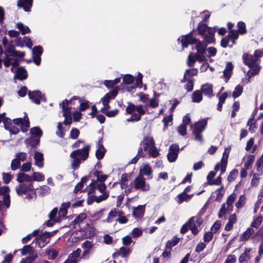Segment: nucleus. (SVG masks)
<instances>
[{
  "instance_id": "obj_1",
  "label": "nucleus",
  "mask_w": 263,
  "mask_h": 263,
  "mask_svg": "<svg viewBox=\"0 0 263 263\" xmlns=\"http://www.w3.org/2000/svg\"><path fill=\"white\" fill-rule=\"evenodd\" d=\"M143 151L148 152L149 155L153 158H156L159 156V153L155 146V141L152 137H144L140 143V146L138 151V155L143 157L144 154Z\"/></svg>"
},
{
  "instance_id": "obj_2",
  "label": "nucleus",
  "mask_w": 263,
  "mask_h": 263,
  "mask_svg": "<svg viewBox=\"0 0 263 263\" xmlns=\"http://www.w3.org/2000/svg\"><path fill=\"white\" fill-rule=\"evenodd\" d=\"M147 108V104L145 106L142 105H135L130 103L126 108V111L128 114H132L131 117L126 119L127 122L138 121L141 119V116L146 113V109Z\"/></svg>"
},
{
  "instance_id": "obj_3",
  "label": "nucleus",
  "mask_w": 263,
  "mask_h": 263,
  "mask_svg": "<svg viewBox=\"0 0 263 263\" xmlns=\"http://www.w3.org/2000/svg\"><path fill=\"white\" fill-rule=\"evenodd\" d=\"M90 147V145H86L83 148L77 149L71 153L70 157L73 159L71 164L73 169L76 170L79 166L81 160H85L88 158Z\"/></svg>"
},
{
  "instance_id": "obj_4",
  "label": "nucleus",
  "mask_w": 263,
  "mask_h": 263,
  "mask_svg": "<svg viewBox=\"0 0 263 263\" xmlns=\"http://www.w3.org/2000/svg\"><path fill=\"white\" fill-rule=\"evenodd\" d=\"M178 41H180L183 49L186 47L189 44H195V47L199 53H204L205 51V48L207 44L204 42H201L197 39L193 38L191 33L181 36L178 39Z\"/></svg>"
},
{
  "instance_id": "obj_5",
  "label": "nucleus",
  "mask_w": 263,
  "mask_h": 263,
  "mask_svg": "<svg viewBox=\"0 0 263 263\" xmlns=\"http://www.w3.org/2000/svg\"><path fill=\"white\" fill-rule=\"evenodd\" d=\"M244 63L251 68L248 72V76L249 77L257 74L260 69L258 65V59L248 53H244L242 57Z\"/></svg>"
},
{
  "instance_id": "obj_6",
  "label": "nucleus",
  "mask_w": 263,
  "mask_h": 263,
  "mask_svg": "<svg viewBox=\"0 0 263 263\" xmlns=\"http://www.w3.org/2000/svg\"><path fill=\"white\" fill-rule=\"evenodd\" d=\"M198 33L200 35H205L204 41L206 43H212L214 41V33L216 28H209L205 24H200L198 26Z\"/></svg>"
},
{
  "instance_id": "obj_7",
  "label": "nucleus",
  "mask_w": 263,
  "mask_h": 263,
  "mask_svg": "<svg viewBox=\"0 0 263 263\" xmlns=\"http://www.w3.org/2000/svg\"><path fill=\"white\" fill-rule=\"evenodd\" d=\"M206 125L207 120L204 119L191 125V127L193 128V133L195 140L198 141L201 143L203 142L202 133L204 130Z\"/></svg>"
},
{
  "instance_id": "obj_8",
  "label": "nucleus",
  "mask_w": 263,
  "mask_h": 263,
  "mask_svg": "<svg viewBox=\"0 0 263 263\" xmlns=\"http://www.w3.org/2000/svg\"><path fill=\"white\" fill-rule=\"evenodd\" d=\"M16 192L18 195L22 196L25 195L28 199H32L35 197V192L32 188L31 183L26 184L24 183L20 184L16 187Z\"/></svg>"
},
{
  "instance_id": "obj_9",
  "label": "nucleus",
  "mask_w": 263,
  "mask_h": 263,
  "mask_svg": "<svg viewBox=\"0 0 263 263\" xmlns=\"http://www.w3.org/2000/svg\"><path fill=\"white\" fill-rule=\"evenodd\" d=\"M118 94V89L115 88L103 97L101 99L102 103L104 106L101 109V112H104L105 110L108 109L110 107L109 102L111 99H114Z\"/></svg>"
},
{
  "instance_id": "obj_10",
  "label": "nucleus",
  "mask_w": 263,
  "mask_h": 263,
  "mask_svg": "<svg viewBox=\"0 0 263 263\" xmlns=\"http://www.w3.org/2000/svg\"><path fill=\"white\" fill-rule=\"evenodd\" d=\"M68 101L65 100L60 104L62 108L63 115L65 117L63 124L66 125L70 124L72 122V119L70 116L71 108L68 106Z\"/></svg>"
},
{
  "instance_id": "obj_11",
  "label": "nucleus",
  "mask_w": 263,
  "mask_h": 263,
  "mask_svg": "<svg viewBox=\"0 0 263 263\" xmlns=\"http://www.w3.org/2000/svg\"><path fill=\"white\" fill-rule=\"evenodd\" d=\"M230 150L228 148H226L223 153L222 157L220 162L216 164L215 166L214 169L216 171L220 168L221 174L226 172V167L228 164V159L229 157Z\"/></svg>"
},
{
  "instance_id": "obj_12",
  "label": "nucleus",
  "mask_w": 263,
  "mask_h": 263,
  "mask_svg": "<svg viewBox=\"0 0 263 263\" xmlns=\"http://www.w3.org/2000/svg\"><path fill=\"white\" fill-rule=\"evenodd\" d=\"M134 187L136 190H140L142 191H147L149 190V185L145 183L144 177L139 175L136 177L133 182Z\"/></svg>"
},
{
  "instance_id": "obj_13",
  "label": "nucleus",
  "mask_w": 263,
  "mask_h": 263,
  "mask_svg": "<svg viewBox=\"0 0 263 263\" xmlns=\"http://www.w3.org/2000/svg\"><path fill=\"white\" fill-rule=\"evenodd\" d=\"M203 53H191L188 56L187 63L190 66H193L196 61L199 62H203L206 60V57Z\"/></svg>"
},
{
  "instance_id": "obj_14",
  "label": "nucleus",
  "mask_w": 263,
  "mask_h": 263,
  "mask_svg": "<svg viewBox=\"0 0 263 263\" xmlns=\"http://www.w3.org/2000/svg\"><path fill=\"white\" fill-rule=\"evenodd\" d=\"M179 146L177 144H172L170 146L169 152L167 154V159L170 162L176 161L178 157L179 152Z\"/></svg>"
},
{
  "instance_id": "obj_15",
  "label": "nucleus",
  "mask_w": 263,
  "mask_h": 263,
  "mask_svg": "<svg viewBox=\"0 0 263 263\" xmlns=\"http://www.w3.org/2000/svg\"><path fill=\"white\" fill-rule=\"evenodd\" d=\"M52 232H45L40 234L37 237V243L39 247L42 248L44 247L47 243L49 242L50 237L53 235Z\"/></svg>"
},
{
  "instance_id": "obj_16",
  "label": "nucleus",
  "mask_w": 263,
  "mask_h": 263,
  "mask_svg": "<svg viewBox=\"0 0 263 263\" xmlns=\"http://www.w3.org/2000/svg\"><path fill=\"white\" fill-rule=\"evenodd\" d=\"M5 55H13V57L23 58L25 55V53L16 51L13 46L9 45L5 48Z\"/></svg>"
},
{
  "instance_id": "obj_17",
  "label": "nucleus",
  "mask_w": 263,
  "mask_h": 263,
  "mask_svg": "<svg viewBox=\"0 0 263 263\" xmlns=\"http://www.w3.org/2000/svg\"><path fill=\"white\" fill-rule=\"evenodd\" d=\"M28 96L29 99L36 104H39L41 100H45L44 96L40 91H29Z\"/></svg>"
},
{
  "instance_id": "obj_18",
  "label": "nucleus",
  "mask_w": 263,
  "mask_h": 263,
  "mask_svg": "<svg viewBox=\"0 0 263 263\" xmlns=\"http://www.w3.org/2000/svg\"><path fill=\"white\" fill-rule=\"evenodd\" d=\"M13 123L15 124H20L21 128L23 132L27 131L29 127V123L28 118L27 117L24 118H17L13 120Z\"/></svg>"
},
{
  "instance_id": "obj_19",
  "label": "nucleus",
  "mask_w": 263,
  "mask_h": 263,
  "mask_svg": "<svg viewBox=\"0 0 263 263\" xmlns=\"http://www.w3.org/2000/svg\"><path fill=\"white\" fill-rule=\"evenodd\" d=\"M9 192V188L7 186H3L0 187V195H3V201L5 206L8 208L10 204V196L7 193Z\"/></svg>"
},
{
  "instance_id": "obj_20",
  "label": "nucleus",
  "mask_w": 263,
  "mask_h": 263,
  "mask_svg": "<svg viewBox=\"0 0 263 263\" xmlns=\"http://www.w3.org/2000/svg\"><path fill=\"white\" fill-rule=\"evenodd\" d=\"M81 249H77L69 255L68 258L63 263H77L78 261V258L81 254Z\"/></svg>"
},
{
  "instance_id": "obj_21",
  "label": "nucleus",
  "mask_w": 263,
  "mask_h": 263,
  "mask_svg": "<svg viewBox=\"0 0 263 263\" xmlns=\"http://www.w3.org/2000/svg\"><path fill=\"white\" fill-rule=\"evenodd\" d=\"M252 251L251 248H246L244 252L240 255L238 258L239 263H248L250 260V252Z\"/></svg>"
},
{
  "instance_id": "obj_22",
  "label": "nucleus",
  "mask_w": 263,
  "mask_h": 263,
  "mask_svg": "<svg viewBox=\"0 0 263 263\" xmlns=\"http://www.w3.org/2000/svg\"><path fill=\"white\" fill-rule=\"evenodd\" d=\"M32 1L33 0H19L17 5L18 7L23 8L25 11L29 12L32 6Z\"/></svg>"
},
{
  "instance_id": "obj_23",
  "label": "nucleus",
  "mask_w": 263,
  "mask_h": 263,
  "mask_svg": "<svg viewBox=\"0 0 263 263\" xmlns=\"http://www.w3.org/2000/svg\"><path fill=\"white\" fill-rule=\"evenodd\" d=\"M152 170L149 164L145 163L142 165L140 168V176H147L149 179L152 178Z\"/></svg>"
},
{
  "instance_id": "obj_24",
  "label": "nucleus",
  "mask_w": 263,
  "mask_h": 263,
  "mask_svg": "<svg viewBox=\"0 0 263 263\" xmlns=\"http://www.w3.org/2000/svg\"><path fill=\"white\" fill-rule=\"evenodd\" d=\"M34 159V165L39 168H42L44 166V156L43 154L40 152H35L33 156Z\"/></svg>"
},
{
  "instance_id": "obj_25",
  "label": "nucleus",
  "mask_w": 263,
  "mask_h": 263,
  "mask_svg": "<svg viewBox=\"0 0 263 263\" xmlns=\"http://www.w3.org/2000/svg\"><path fill=\"white\" fill-rule=\"evenodd\" d=\"M106 150L104 147L102 140H100L97 143V149L96 152V156L98 159H101L104 157Z\"/></svg>"
},
{
  "instance_id": "obj_26",
  "label": "nucleus",
  "mask_w": 263,
  "mask_h": 263,
  "mask_svg": "<svg viewBox=\"0 0 263 263\" xmlns=\"http://www.w3.org/2000/svg\"><path fill=\"white\" fill-rule=\"evenodd\" d=\"M202 93L209 98L213 96V85L210 84H205L201 87Z\"/></svg>"
},
{
  "instance_id": "obj_27",
  "label": "nucleus",
  "mask_w": 263,
  "mask_h": 263,
  "mask_svg": "<svg viewBox=\"0 0 263 263\" xmlns=\"http://www.w3.org/2000/svg\"><path fill=\"white\" fill-rule=\"evenodd\" d=\"M130 253V249H127L126 248H124L123 247L120 248V249L115 253L112 257L114 258H116L118 256H121L122 257H126L128 254H129Z\"/></svg>"
},
{
  "instance_id": "obj_28",
  "label": "nucleus",
  "mask_w": 263,
  "mask_h": 263,
  "mask_svg": "<svg viewBox=\"0 0 263 263\" xmlns=\"http://www.w3.org/2000/svg\"><path fill=\"white\" fill-rule=\"evenodd\" d=\"M144 213V205H139L137 207L133 208V215L136 218L143 216Z\"/></svg>"
},
{
  "instance_id": "obj_29",
  "label": "nucleus",
  "mask_w": 263,
  "mask_h": 263,
  "mask_svg": "<svg viewBox=\"0 0 263 263\" xmlns=\"http://www.w3.org/2000/svg\"><path fill=\"white\" fill-rule=\"evenodd\" d=\"M17 181L20 183L26 181L31 183L32 181V178L29 175L25 173H21L17 174Z\"/></svg>"
},
{
  "instance_id": "obj_30",
  "label": "nucleus",
  "mask_w": 263,
  "mask_h": 263,
  "mask_svg": "<svg viewBox=\"0 0 263 263\" xmlns=\"http://www.w3.org/2000/svg\"><path fill=\"white\" fill-rule=\"evenodd\" d=\"M233 66L231 63L228 62L227 64L226 67L223 71V76L225 77V81L228 82L231 76V72L232 71Z\"/></svg>"
},
{
  "instance_id": "obj_31",
  "label": "nucleus",
  "mask_w": 263,
  "mask_h": 263,
  "mask_svg": "<svg viewBox=\"0 0 263 263\" xmlns=\"http://www.w3.org/2000/svg\"><path fill=\"white\" fill-rule=\"evenodd\" d=\"M195 217H191L187 222V224L189 225V228L191 230L192 232L194 235H196L198 233V227L195 222Z\"/></svg>"
},
{
  "instance_id": "obj_32",
  "label": "nucleus",
  "mask_w": 263,
  "mask_h": 263,
  "mask_svg": "<svg viewBox=\"0 0 263 263\" xmlns=\"http://www.w3.org/2000/svg\"><path fill=\"white\" fill-rule=\"evenodd\" d=\"M254 233V230L251 228H249L240 236L241 241H246Z\"/></svg>"
},
{
  "instance_id": "obj_33",
  "label": "nucleus",
  "mask_w": 263,
  "mask_h": 263,
  "mask_svg": "<svg viewBox=\"0 0 263 263\" xmlns=\"http://www.w3.org/2000/svg\"><path fill=\"white\" fill-rule=\"evenodd\" d=\"M159 96V94L157 93H154V97L151 99H149V106L152 108H155L158 107L159 103V100L158 99V97Z\"/></svg>"
},
{
  "instance_id": "obj_34",
  "label": "nucleus",
  "mask_w": 263,
  "mask_h": 263,
  "mask_svg": "<svg viewBox=\"0 0 263 263\" xmlns=\"http://www.w3.org/2000/svg\"><path fill=\"white\" fill-rule=\"evenodd\" d=\"M27 73L26 70L23 68H18L15 74V77L20 80L26 79Z\"/></svg>"
},
{
  "instance_id": "obj_35",
  "label": "nucleus",
  "mask_w": 263,
  "mask_h": 263,
  "mask_svg": "<svg viewBox=\"0 0 263 263\" xmlns=\"http://www.w3.org/2000/svg\"><path fill=\"white\" fill-rule=\"evenodd\" d=\"M192 195H187V194H185L184 193H181L179 194L177 196V202L179 203H181L183 201H189L192 197Z\"/></svg>"
},
{
  "instance_id": "obj_36",
  "label": "nucleus",
  "mask_w": 263,
  "mask_h": 263,
  "mask_svg": "<svg viewBox=\"0 0 263 263\" xmlns=\"http://www.w3.org/2000/svg\"><path fill=\"white\" fill-rule=\"evenodd\" d=\"M70 203L69 202L63 203L60 209L59 215L61 217H64L67 214V209L70 206Z\"/></svg>"
},
{
  "instance_id": "obj_37",
  "label": "nucleus",
  "mask_w": 263,
  "mask_h": 263,
  "mask_svg": "<svg viewBox=\"0 0 263 263\" xmlns=\"http://www.w3.org/2000/svg\"><path fill=\"white\" fill-rule=\"evenodd\" d=\"M192 101L194 102H200L202 99V94L200 90H196L192 94Z\"/></svg>"
},
{
  "instance_id": "obj_38",
  "label": "nucleus",
  "mask_w": 263,
  "mask_h": 263,
  "mask_svg": "<svg viewBox=\"0 0 263 263\" xmlns=\"http://www.w3.org/2000/svg\"><path fill=\"white\" fill-rule=\"evenodd\" d=\"M133 187L134 185L133 182L129 184L128 182L123 183L121 184V188L123 190L124 192L126 194L130 193L133 190Z\"/></svg>"
},
{
  "instance_id": "obj_39",
  "label": "nucleus",
  "mask_w": 263,
  "mask_h": 263,
  "mask_svg": "<svg viewBox=\"0 0 263 263\" xmlns=\"http://www.w3.org/2000/svg\"><path fill=\"white\" fill-rule=\"evenodd\" d=\"M236 197V195L235 193H232L227 198L226 204L228 206V209H230V211H232L233 210V205L232 204L234 200H235Z\"/></svg>"
},
{
  "instance_id": "obj_40",
  "label": "nucleus",
  "mask_w": 263,
  "mask_h": 263,
  "mask_svg": "<svg viewBox=\"0 0 263 263\" xmlns=\"http://www.w3.org/2000/svg\"><path fill=\"white\" fill-rule=\"evenodd\" d=\"M180 239L177 237H174L172 240H168L165 245V248L170 250H172V248L178 244Z\"/></svg>"
},
{
  "instance_id": "obj_41",
  "label": "nucleus",
  "mask_w": 263,
  "mask_h": 263,
  "mask_svg": "<svg viewBox=\"0 0 263 263\" xmlns=\"http://www.w3.org/2000/svg\"><path fill=\"white\" fill-rule=\"evenodd\" d=\"M226 204L223 203L221 205V207L219 210V212L218 214L219 218H222L223 216H225L227 214L231 212L230 209H228V206H226Z\"/></svg>"
},
{
  "instance_id": "obj_42",
  "label": "nucleus",
  "mask_w": 263,
  "mask_h": 263,
  "mask_svg": "<svg viewBox=\"0 0 263 263\" xmlns=\"http://www.w3.org/2000/svg\"><path fill=\"white\" fill-rule=\"evenodd\" d=\"M238 31L235 30H231L228 35L233 44L235 43V40L238 37Z\"/></svg>"
},
{
  "instance_id": "obj_43",
  "label": "nucleus",
  "mask_w": 263,
  "mask_h": 263,
  "mask_svg": "<svg viewBox=\"0 0 263 263\" xmlns=\"http://www.w3.org/2000/svg\"><path fill=\"white\" fill-rule=\"evenodd\" d=\"M254 161V156L253 155H249L247 157V160L245 162L244 167L247 169H250Z\"/></svg>"
},
{
  "instance_id": "obj_44",
  "label": "nucleus",
  "mask_w": 263,
  "mask_h": 263,
  "mask_svg": "<svg viewBox=\"0 0 263 263\" xmlns=\"http://www.w3.org/2000/svg\"><path fill=\"white\" fill-rule=\"evenodd\" d=\"M93 185L101 193H104V192L106 190V186L103 183H98V181H93Z\"/></svg>"
},
{
  "instance_id": "obj_45",
  "label": "nucleus",
  "mask_w": 263,
  "mask_h": 263,
  "mask_svg": "<svg viewBox=\"0 0 263 263\" xmlns=\"http://www.w3.org/2000/svg\"><path fill=\"white\" fill-rule=\"evenodd\" d=\"M120 81V78H116L114 80H105L104 84L108 88L113 87L115 84H118Z\"/></svg>"
},
{
  "instance_id": "obj_46",
  "label": "nucleus",
  "mask_w": 263,
  "mask_h": 263,
  "mask_svg": "<svg viewBox=\"0 0 263 263\" xmlns=\"http://www.w3.org/2000/svg\"><path fill=\"white\" fill-rule=\"evenodd\" d=\"M17 27L22 32V34H25L30 32V29L28 26H25L22 23H18L17 24Z\"/></svg>"
},
{
  "instance_id": "obj_47",
  "label": "nucleus",
  "mask_w": 263,
  "mask_h": 263,
  "mask_svg": "<svg viewBox=\"0 0 263 263\" xmlns=\"http://www.w3.org/2000/svg\"><path fill=\"white\" fill-rule=\"evenodd\" d=\"M120 211H119L118 210H114L112 211H111L108 214V216L107 219V221L108 222H111L112 219L114 217H118L120 216Z\"/></svg>"
},
{
  "instance_id": "obj_48",
  "label": "nucleus",
  "mask_w": 263,
  "mask_h": 263,
  "mask_svg": "<svg viewBox=\"0 0 263 263\" xmlns=\"http://www.w3.org/2000/svg\"><path fill=\"white\" fill-rule=\"evenodd\" d=\"M47 253L49 256V258L51 259H54L55 258L58 254V251L53 248L48 249L47 251Z\"/></svg>"
},
{
  "instance_id": "obj_49",
  "label": "nucleus",
  "mask_w": 263,
  "mask_h": 263,
  "mask_svg": "<svg viewBox=\"0 0 263 263\" xmlns=\"http://www.w3.org/2000/svg\"><path fill=\"white\" fill-rule=\"evenodd\" d=\"M32 180L42 181L45 179L44 175L39 172H35L33 174Z\"/></svg>"
},
{
  "instance_id": "obj_50",
  "label": "nucleus",
  "mask_w": 263,
  "mask_h": 263,
  "mask_svg": "<svg viewBox=\"0 0 263 263\" xmlns=\"http://www.w3.org/2000/svg\"><path fill=\"white\" fill-rule=\"evenodd\" d=\"M43 52L42 47L38 46L34 47L32 49L33 57H41Z\"/></svg>"
},
{
  "instance_id": "obj_51",
  "label": "nucleus",
  "mask_w": 263,
  "mask_h": 263,
  "mask_svg": "<svg viewBox=\"0 0 263 263\" xmlns=\"http://www.w3.org/2000/svg\"><path fill=\"white\" fill-rule=\"evenodd\" d=\"M245 203L246 197L244 195H242L239 197L238 200L235 204V205L237 208H241L245 205Z\"/></svg>"
},
{
  "instance_id": "obj_52",
  "label": "nucleus",
  "mask_w": 263,
  "mask_h": 263,
  "mask_svg": "<svg viewBox=\"0 0 263 263\" xmlns=\"http://www.w3.org/2000/svg\"><path fill=\"white\" fill-rule=\"evenodd\" d=\"M12 57H13V55H5L3 61L5 66L6 67H9L11 65L12 62L14 60Z\"/></svg>"
},
{
  "instance_id": "obj_53",
  "label": "nucleus",
  "mask_w": 263,
  "mask_h": 263,
  "mask_svg": "<svg viewBox=\"0 0 263 263\" xmlns=\"http://www.w3.org/2000/svg\"><path fill=\"white\" fill-rule=\"evenodd\" d=\"M109 194L107 192H104L103 193L102 195L99 196H95L94 197V200L97 202V203H99L101 202L102 201H103L107 198L108 197Z\"/></svg>"
},
{
  "instance_id": "obj_54",
  "label": "nucleus",
  "mask_w": 263,
  "mask_h": 263,
  "mask_svg": "<svg viewBox=\"0 0 263 263\" xmlns=\"http://www.w3.org/2000/svg\"><path fill=\"white\" fill-rule=\"evenodd\" d=\"M262 217L258 216L251 223V227L254 228H258L261 223Z\"/></svg>"
},
{
  "instance_id": "obj_55",
  "label": "nucleus",
  "mask_w": 263,
  "mask_h": 263,
  "mask_svg": "<svg viewBox=\"0 0 263 263\" xmlns=\"http://www.w3.org/2000/svg\"><path fill=\"white\" fill-rule=\"evenodd\" d=\"M197 72H198V70L197 69H192L186 70L184 75V78H183L184 81L183 82H184L187 75H189L191 77L193 76H196L197 74Z\"/></svg>"
},
{
  "instance_id": "obj_56",
  "label": "nucleus",
  "mask_w": 263,
  "mask_h": 263,
  "mask_svg": "<svg viewBox=\"0 0 263 263\" xmlns=\"http://www.w3.org/2000/svg\"><path fill=\"white\" fill-rule=\"evenodd\" d=\"M86 178H82L81 179V180L80 182H79L77 185L75 186V188H74V192L75 193H77V192H78L79 191H80L82 187H83L84 186V183L85 182H86Z\"/></svg>"
},
{
  "instance_id": "obj_57",
  "label": "nucleus",
  "mask_w": 263,
  "mask_h": 263,
  "mask_svg": "<svg viewBox=\"0 0 263 263\" xmlns=\"http://www.w3.org/2000/svg\"><path fill=\"white\" fill-rule=\"evenodd\" d=\"M242 89H243V88L241 86H240L239 85H237L235 87V88L233 91V97L234 98H237V97H239V96H240L242 92Z\"/></svg>"
},
{
  "instance_id": "obj_58",
  "label": "nucleus",
  "mask_w": 263,
  "mask_h": 263,
  "mask_svg": "<svg viewBox=\"0 0 263 263\" xmlns=\"http://www.w3.org/2000/svg\"><path fill=\"white\" fill-rule=\"evenodd\" d=\"M86 218V215L85 213H81L79 214L76 218L73 220V222L74 224L80 223L83 222L84 219Z\"/></svg>"
},
{
  "instance_id": "obj_59",
  "label": "nucleus",
  "mask_w": 263,
  "mask_h": 263,
  "mask_svg": "<svg viewBox=\"0 0 263 263\" xmlns=\"http://www.w3.org/2000/svg\"><path fill=\"white\" fill-rule=\"evenodd\" d=\"M238 27V32L241 34H243L246 33L247 30L246 28L245 24L242 22H239L237 24Z\"/></svg>"
},
{
  "instance_id": "obj_60",
  "label": "nucleus",
  "mask_w": 263,
  "mask_h": 263,
  "mask_svg": "<svg viewBox=\"0 0 263 263\" xmlns=\"http://www.w3.org/2000/svg\"><path fill=\"white\" fill-rule=\"evenodd\" d=\"M31 134L36 137H40L42 135V130L38 127H33L30 129Z\"/></svg>"
},
{
  "instance_id": "obj_61",
  "label": "nucleus",
  "mask_w": 263,
  "mask_h": 263,
  "mask_svg": "<svg viewBox=\"0 0 263 263\" xmlns=\"http://www.w3.org/2000/svg\"><path fill=\"white\" fill-rule=\"evenodd\" d=\"M21 166L20 161L17 160L16 158L14 159L12 162L11 164V167L12 170L15 171L18 169Z\"/></svg>"
},
{
  "instance_id": "obj_62",
  "label": "nucleus",
  "mask_w": 263,
  "mask_h": 263,
  "mask_svg": "<svg viewBox=\"0 0 263 263\" xmlns=\"http://www.w3.org/2000/svg\"><path fill=\"white\" fill-rule=\"evenodd\" d=\"M94 175L97 177L98 181L101 182V183H102L103 181H104L107 178V175L100 174L99 172H95Z\"/></svg>"
},
{
  "instance_id": "obj_63",
  "label": "nucleus",
  "mask_w": 263,
  "mask_h": 263,
  "mask_svg": "<svg viewBox=\"0 0 263 263\" xmlns=\"http://www.w3.org/2000/svg\"><path fill=\"white\" fill-rule=\"evenodd\" d=\"M123 81L125 83L127 84H129L134 82V77L132 75L126 74L123 77Z\"/></svg>"
},
{
  "instance_id": "obj_64",
  "label": "nucleus",
  "mask_w": 263,
  "mask_h": 263,
  "mask_svg": "<svg viewBox=\"0 0 263 263\" xmlns=\"http://www.w3.org/2000/svg\"><path fill=\"white\" fill-rule=\"evenodd\" d=\"M238 174V171L236 169L233 170L230 173L228 180L229 182L233 181L237 177Z\"/></svg>"
}]
</instances>
